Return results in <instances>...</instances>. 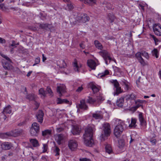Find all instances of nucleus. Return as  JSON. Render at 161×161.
Wrapping results in <instances>:
<instances>
[{"instance_id": "f257e3e1", "label": "nucleus", "mask_w": 161, "mask_h": 161, "mask_svg": "<svg viewBox=\"0 0 161 161\" xmlns=\"http://www.w3.org/2000/svg\"><path fill=\"white\" fill-rule=\"evenodd\" d=\"M95 130V126L93 125H89L85 129V133L83 136L84 143L87 146L91 147L94 144L92 137Z\"/></svg>"}, {"instance_id": "f03ea898", "label": "nucleus", "mask_w": 161, "mask_h": 161, "mask_svg": "<svg viewBox=\"0 0 161 161\" xmlns=\"http://www.w3.org/2000/svg\"><path fill=\"white\" fill-rule=\"evenodd\" d=\"M125 126V122L122 121H120L116 126L114 129V134L117 138L122 133Z\"/></svg>"}, {"instance_id": "7ed1b4c3", "label": "nucleus", "mask_w": 161, "mask_h": 161, "mask_svg": "<svg viewBox=\"0 0 161 161\" xmlns=\"http://www.w3.org/2000/svg\"><path fill=\"white\" fill-rule=\"evenodd\" d=\"M103 130L100 137L104 140L105 137L109 136L111 133L110 125L108 123H105L103 124Z\"/></svg>"}, {"instance_id": "20e7f679", "label": "nucleus", "mask_w": 161, "mask_h": 161, "mask_svg": "<svg viewBox=\"0 0 161 161\" xmlns=\"http://www.w3.org/2000/svg\"><path fill=\"white\" fill-rule=\"evenodd\" d=\"M103 100L102 96L97 97L96 99L88 97L87 100V102L91 104H93L95 106L99 105L101 102Z\"/></svg>"}, {"instance_id": "39448f33", "label": "nucleus", "mask_w": 161, "mask_h": 161, "mask_svg": "<svg viewBox=\"0 0 161 161\" xmlns=\"http://www.w3.org/2000/svg\"><path fill=\"white\" fill-rule=\"evenodd\" d=\"M100 54L103 58L105 63L108 65L112 60L109 53L107 51L103 50L99 52Z\"/></svg>"}, {"instance_id": "423d86ee", "label": "nucleus", "mask_w": 161, "mask_h": 161, "mask_svg": "<svg viewBox=\"0 0 161 161\" xmlns=\"http://www.w3.org/2000/svg\"><path fill=\"white\" fill-rule=\"evenodd\" d=\"M113 81L114 86L115 88V91L114 92V96L118 95L122 92L121 88L119 86V84L116 80H113Z\"/></svg>"}, {"instance_id": "0eeeda50", "label": "nucleus", "mask_w": 161, "mask_h": 161, "mask_svg": "<svg viewBox=\"0 0 161 161\" xmlns=\"http://www.w3.org/2000/svg\"><path fill=\"white\" fill-rule=\"evenodd\" d=\"M153 30L155 34L158 36H161V26L155 24L153 26Z\"/></svg>"}, {"instance_id": "6e6552de", "label": "nucleus", "mask_w": 161, "mask_h": 161, "mask_svg": "<svg viewBox=\"0 0 161 161\" xmlns=\"http://www.w3.org/2000/svg\"><path fill=\"white\" fill-rule=\"evenodd\" d=\"M76 141L74 140H71L69 141L68 146L71 150H74L77 147Z\"/></svg>"}, {"instance_id": "1a4fd4ad", "label": "nucleus", "mask_w": 161, "mask_h": 161, "mask_svg": "<svg viewBox=\"0 0 161 161\" xmlns=\"http://www.w3.org/2000/svg\"><path fill=\"white\" fill-rule=\"evenodd\" d=\"M57 91L59 94V96H61L62 93H64L66 92V87L63 84H60L59 86L57 87Z\"/></svg>"}, {"instance_id": "9d476101", "label": "nucleus", "mask_w": 161, "mask_h": 161, "mask_svg": "<svg viewBox=\"0 0 161 161\" xmlns=\"http://www.w3.org/2000/svg\"><path fill=\"white\" fill-rule=\"evenodd\" d=\"M71 131L74 135H77L79 134L80 133V129L78 125H74L73 126Z\"/></svg>"}, {"instance_id": "9b49d317", "label": "nucleus", "mask_w": 161, "mask_h": 161, "mask_svg": "<svg viewBox=\"0 0 161 161\" xmlns=\"http://www.w3.org/2000/svg\"><path fill=\"white\" fill-rule=\"evenodd\" d=\"M77 107L78 108H80L83 110H86L88 108V107L86 104L84 100H81L80 102V103Z\"/></svg>"}, {"instance_id": "f8f14e48", "label": "nucleus", "mask_w": 161, "mask_h": 161, "mask_svg": "<svg viewBox=\"0 0 161 161\" xmlns=\"http://www.w3.org/2000/svg\"><path fill=\"white\" fill-rule=\"evenodd\" d=\"M44 113L42 110H39L37 113L36 117L38 121L42 123L43 119Z\"/></svg>"}, {"instance_id": "ddd939ff", "label": "nucleus", "mask_w": 161, "mask_h": 161, "mask_svg": "<svg viewBox=\"0 0 161 161\" xmlns=\"http://www.w3.org/2000/svg\"><path fill=\"white\" fill-rule=\"evenodd\" d=\"M139 119L141 125L143 126H146L147 125L146 121L144 120L142 113H140L139 115Z\"/></svg>"}, {"instance_id": "4468645a", "label": "nucleus", "mask_w": 161, "mask_h": 161, "mask_svg": "<svg viewBox=\"0 0 161 161\" xmlns=\"http://www.w3.org/2000/svg\"><path fill=\"white\" fill-rule=\"evenodd\" d=\"M88 66L92 69H95L97 64L94 61L90 59L88 60L87 62Z\"/></svg>"}, {"instance_id": "2eb2a0df", "label": "nucleus", "mask_w": 161, "mask_h": 161, "mask_svg": "<svg viewBox=\"0 0 161 161\" xmlns=\"http://www.w3.org/2000/svg\"><path fill=\"white\" fill-rule=\"evenodd\" d=\"M140 54L141 53H137L136 54V56L140 64L144 66L146 64L144 59L142 58V57L141 56Z\"/></svg>"}, {"instance_id": "dca6fc26", "label": "nucleus", "mask_w": 161, "mask_h": 161, "mask_svg": "<svg viewBox=\"0 0 161 161\" xmlns=\"http://www.w3.org/2000/svg\"><path fill=\"white\" fill-rule=\"evenodd\" d=\"M11 63L8 61L5 62L3 63V66L4 68L5 69L11 70L13 69V67L10 64Z\"/></svg>"}, {"instance_id": "f3484780", "label": "nucleus", "mask_w": 161, "mask_h": 161, "mask_svg": "<svg viewBox=\"0 0 161 161\" xmlns=\"http://www.w3.org/2000/svg\"><path fill=\"white\" fill-rule=\"evenodd\" d=\"M73 66L75 71L79 72L80 71V69L81 67V64H80V65H78L77 60L75 59L73 64Z\"/></svg>"}, {"instance_id": "a211bd4d", "label": "nucleus", "mask_w": 161, "mask_h": 161, "mask_svg": "<svg viewBox=\"0 0 161 161\" xmlns=\"http://www.w3.org/2000/svg\"><path fill=\"white\" fill-rule=\"evenodd\" d=\"M1 147L4 150L9 149L12 147L11 144L8 142H5L1 144Z\"/></svg>"}, {"instance_id": "6ab92c4d", "label": "nucleus", "mask_w": 161, "mask_h": 161, "mask_svg": "<svg viewBox=\"0 0 161 161\" xmlns=\"http://www.w3.org/2000/svg\"><path fill=\"white\" fill-rule=\"evenodd\" d=\"M101 111H97L95 113L92 114V117L96 119H102L103 118V115Z\"/></svg>"}, {"instance_id": "aec40b11", "label": "nucleus", "mask_w": 161, "mask_h": 161, "mask_svg": "<svg viewBox=\"0 0 161 161\" xmlns=\"http://www.w3.org/2000/svg\"><path fill=\"white\" fill-rule=\"evenodd\" d=\"M137 121V119L136 118H131V123L129 125V127L131 128H135L136 125V123Z\"/></svg>"}, {"instance_id": "412c9836", "label": "nucleus", "mask_w": 161, "mask_h": 161, "mask_svg": "<svg viewBox=\"0 0 161 161\" xmlns=\"http://www.w3.org/2000/svg\"><path fill=\"white\" fill-rule=\"evenodd\" d=\"M64 139V136L61 134H58L56 138V140L58 143L60 145V144Z\"/></svg>"}, {"instance_id": "4be33fe9", "label": "nucleus", "mask_w": 161, "mask_h": 161, "mask_svg": "<svg viewBox=\"0 0 161 161\" xmlns=\"http://www.w3.org/2000/svg\"><path fill=\"white\" fill-rule=\"evenodd\" d=\"M90 86L94 93H96L99 91V88L93 83H91Z\"/></svg>"}, {"instance_id": "5701e85b", "label": "nucleus", "mask_w": 161, "mask_h": 161, "mask_svg": "<svg viewBox=\"0 0 161 161\" xmlns=\"http://www.w3.org/2000/svg\"><path fill=\"white\" fill-rule=\"evenodd\" d=\"M122 83L125 90H128L130 89V83L129 82L124 80L122 81Z\"/></svg>"}, {"instance_id": "b1692460", "label": "nucleus", "mask_w": 161, "mask_h": 161, "mask_svg": "<svg viewBox=\"0 0 161 161\" xmlns=\"http://www.w3.org/2000/svg\"><path fill=\"white\" fill-rule=\"evenodd\" d=\"M12 110L11 107L10 105H8L4 108L3 113V114H10Z\"/></svg>"}, {"instance_id": "393cba45", "label": "nucleus", "mask_w": 161, "mask_h": 161, "mask_svg": "<svg viewBox=\"0 0 161 161\" xmlns=\"http://www.w3.org/2000/svg\"><path fill=\"white\" fill-rule=\"evenodd\" d=\"M124 102V97H121L119 99H118L116 102L117 105L120 107L123 106Z\"/></svg>"}, {"instance_id": "a878e982", "label": "nucleus", "mask_w": 161, "mask_h": 161, "mask_svg": "<svg viewBox=\"0 0 161 161\" xmlns=\"http://www.w3.org/2000/svg\"><path fill=\"white\" fill-rule=\"evenodd\" d=\"M57 103L58 104H60L64 103H68L69 101L66 99H61L60 98H58L57 99Z\"/></svg>"}, {"instance_id": "bb28decb", "label": "nucleus", "mask_w": 161, "mask_h": 161, "mask_svg": "<svg viewBox=\"0 0 161 161\" xmlns=\"http://www.w3.org/2000/svg\"><path fill=\"white\" fill-rule=\"evenodd\" d=\"M94 44L96 47L99 49L102 50L103 48V47L101 43L97 40L94 41Z\"/></svg>"}, {"instance_id": "cd10ccee", "label": "nucleus", "mask_w": 161, "mask_h": 161, "mask_svg": "<svg viewBox=\"0 0 161 161\" xmlns=\"http://www.w3.org/2000/svg\"><path fill=\"white\" fill-rule=\"evenodd\" d=\"M136 98V97L135 95L133 93L128 95L125 97V98L126 100H135Z\"/></svg>"}, {"instance_id": "c85d7f7f", "label": "nucleus", "mask_w": 161, "mask_h": 161, "mask_svg": "<svg viewBox=\"0 0 161 161\" xmlns=\"http://www.w3.org/2000/svg\"><path fill=\"white\" fill-rule=\"evenodd\" d=\"M31 128L34 129L36 131L39 132L40 130V127L39 125L36 122L33 123L32 125Z\"/></svg>"}, {"instance_id": "c756f323", "label": "nucleus", "mask_w": 161, "mask_h": 161, "mask_svg": "<svg viewBox=\"0 0 161 161\" xmlns=\"http://www.w3.org/2000/svg\"><path fill=\"white\" fill-rule=\"evenodd\" d=\"M82 22L83 23H85L88 21L90 19L89 17L86 14H82Z\"/></svg>"}, {"instance_id": "7c9ffc66", "label": "nucleus", "mask_w": 161, "mask_h": 161, "mask_svg": "<svg viewBox=\"0 0 161 161\" xmlns=\"http://www.w3.org/2000/svg\"><path fill=\"white\" fill-rule=\"evenodd\" d=\"M106 151L107 153L110 154L112 153V150L111 145L108 144L105 146Z\"/></svg>"}, {"instance_id": "2f4dec72", "label": "nucleus", "mask_w": 161, "mask_h": 161, "mask_svg": "<svg viewBox=\"0 0 161 161\" xmlns=\"http://www.w3.org/2000/svg\"><path fill=\"white\" fill-rule=\"evenodd\" d=\"M30 142L34 147H36L38 145V141L36 139H31L30 140Z\"/></svg>"}, {"instance_id": "473e14b6", "label": "nucleus", "mask_w": 161, "mask_h": 161, "mask_svg": "<svg viewBox=\"0 0 161 161\" xmlns=\"http://www.w3.org/2000/svg\"><path fill=\"white\" fill-rule=\"evenodd\" d=\"M81 1L83 2L85 4L91 5L92 4L95 3L96 1L95 0H80Z\"/></svg>"}, {"instance_id": "72a5a7b5", "label": "nucleus", "mask_w": 161, "mask_h": 161, "mask_svg": "<svg viewBox=\"0 0 161 161\" xmlns=\"http://www.w3.org/2000/svg\"><path fill=\"white\" fill-rule=\"evenodd\" d=\"M51 131L49 130H46L42 131V136H48L51 134Z\"/></svg>"}, {"instance_id": "f704fd0d", "label": "nucleus", "mask_w": 161, "mask_h": 161, "mask_svg": "<svg viewBox=\"0 0 161 161\" xmlns=\"http://www.w3.org/2000/svg\"><path fill=\"white\" fill-rule=\"evenodd\" d=\"M38 133L39 132L36 131V130L34 129L31 128L30 129V133L32 136H37Z\"/></svg>"}, {"instance_id": "c9c22d12", "label": "nucleus", "mask_w": 161, "mask_h": 161, "mask_svg": "<svg viewBox=\"0 0 161 161\" xmlns=\"http://www.w3.org/2000/svg\"><path fill=\"white\" fill-rule=\"evenodd\" d=\"M137 53H140L141 56H143L147 59H148L149 58V56L148 53L145 51H142L141 52H138Z\"/></svg>"}, {"instance_id": "e433bc0d", "label": "nucleus", "mask_w": 161, "mask_h": 161, "mask_svg": "<svg viewBox=\"0 0 161 161\" xmlns=\"http://www.w3.org/2000/svg\"><path fill=\"white\" fill-rule=\"evenodd\" d=\"M150 38L154 40L156 45L158 44V43L160 42V41L156 38L154 35H150Z\"/></svg>"}, {"instance_id": "4c0bfd02", "label": "nucleus", "mask_w": 161, "mask_h": 161, "mask_svg": "<svg viewBox=\"0 0 161 161\" xmlns=\"http://www.w3.org/2000/svg\"><path fill=\"white\" fill-rule=\"evenodd\" d=\"M118 147L120 148H121L123 147L125 145L124 141L122 139H120L118 141Z\"/></svg>"}, {"instance_id": "58836bf2", "label": "nucleus", "mask_w": 161, "mask_h": 161, "mask_svg": "<svg viewBox=\"0 0 161 161\" xmlns=\"http://www.w3.org/2000/svg\"><path fill=\"white\" fill-rule=\"evenodd\" d=\"M108 17L109 18V19L111 21V22H113L115 19V16L113 14L109 13L108 14Z\"/></svg>"}, {"instance_id": "ea45409f", "label": "nucleus", "mask_w": 161, "mask_h": 161, "mask_svg": "<svg viewBox=\"0 0 161 161\" xmlns=\"http://www.w3.org/2000/svg\"><path fill=\"white\" fill-rule=\"evenodd\" d=\"M26 98L30 100H33L35 99V95L33 94H29L26 96Z\"/></svg>"}, {"instance_id": "a19ab883", "label": "nucleus", "mask_w": 161, "mask_h": 161, "mask_svg": "<svg viewBox=\"0 0 161 161\" xmlns=\"http://www.w3.org/2000/svg\"><path fill=\"white\" fill-rule=\"evenodd\" d=\"M109 74V71L107 70H105L103 72L98 75L100 77H102L105 76L106 75H108Z\"/></svg>"}, {"instance_id": "79ce46f5", "label": "nucleus", "mask_w": 161, "mask_h": 161, "mask_svg": "<svg viewBox=\"0 0 161 161\" xmlns=\"http://www.w3.org/2000/svg\"><path fill=\"white\" fill-rule=\"evenodd\" d=\"M49 24L46 23V24H40L39 25V27L42 29H45L46 30L47 29V28L48 27V26Z\"/></svg>"}, {"instance_id": "37998d69", "label": "nucleus", "mask_w": 161, "mask_h": 161, "mask_svg": "<svg viewBox=\"0 0 161 161\" xmlns=\"http://www.w3.org/2000/svg\"><path fill=\"white\" fill-rule=\"evenodd\" d=\"M60 149L57 147H56L54 150V153H55V156H58L59 154Z\"/></svg>"}, {"instance_id": "c03bdc74", "label": "nucleus", "mask_w": 161, "mask_h": 161, "mask_svg": "<svg viewBox=\"0 0 161 161\" xmlns=\"http://www.w3.org/2000/svg\"><path fill=\"white\" fill-rule=\"evenodd\" d=\"M158 50L156 49H154L152 51V53L153 55L154 56H155L156 58H158Z\"/></svg>"}, {"instance_id": "a18cd8bd", "label": "nucleus", "mask_w": 161, "mask_h": 161, "mask_svg": "<svg viewBox=\"0 0 161 161\" xmlns=\"http://www.w3.org/2000/svg\"><path fill=\"white\" fill-rule=\"evenodd\" d=\"M82 14H78L76 18V20L80 22H82Z\"/></svg>"}, {"instance_id": "49530a36", "label": "nucleus", "mask_w": 161, "mask_h": 161, "mask_svg": "<svg viewBox=\"0 0 161 161\" xmlns=\"http://www.w3.org/2000/svg\"><path fill=\"white\" fill-rule=\"evenodd\" d=\"M39 93L40 94L42 95L43 96H45L46 95V93L45 92V91H44V89L42 88H41L39 90Z\"/></svg>"}, {"instance_id": "de8ad7c7", "label": "nucleus", "mask_w": 161, "mask_h": 161, "mask_svg": "<svg viewBox=\"0 0 161 161\" xmlns=\"http://www.w3.org/2000/svg\"><path fill=\"white\" fill-rule=\"evenodd\" d=\"M60 63H61V64L60 65L61 68H64L66 66V64L64 62V60H62L60 61Z\"/></svg>"}, {"instance_id": "09e8293b", "label": "nucleus", "mask_w": 161, "mask_h": 161, "mask_svg": "<svg viewBox=\"0 0 161 161\" xmlns=\"http://www.w3.org/2000/svg\"><path fill=\"white\" fill-rule=\"evenodd\" d=\"M40 62V58L39 57H37L35 60V63L33 64V66H34L37 64H38Z\"/></svg>"}, {"instance_id": "8fccbe9b", "label": "nucleus", "mask_w": 161, "mask_h": 161, "mask_svg": "<svg viewBox=\"0 0 161 161\" xmlns=\"http://www.w3.org/2000/svg\"><path fill=\"white\" fill-rule=\"evenodd\" d=\"M67 6L69 10H71L74 8L73 6L70 2L67 3Z\"/></svg>"}, {"instance_id": "3c124183", "label": "nucleus", "mask_w": 161, "mask_h": 161, "mask_svg": "<svg viewBox=\"0 0 161 161\" xmlns=\"http://www.w3.org/2000/svg\"><path fill=\"white\" fill-rule=\"evenodd\" d=\"M46 90L48 93L50 95L53 96V92L51 88L49 87H47Z\"/></svg>"}, {"instance_id": "603ef678", "label": "nucleus", "mask_w": 161, "mask_h": 161, "mask_svg": "<svg viewBox=\"0 0 161 161\" xmlns=\"http://www.w3.org/2000/svg\"><path fill=\"white\" fill-rule=\"evenodd\" d=\"M150 142H151L153 145H155L157 142V140L155 139L152 138L150 140Z\"/></svg>"}, {"instance_id": "864d4df0", "label": "nucleus", "mask_w": 161, "mask_h": 161, "mask_svg": "<svg viewBox=\"0 0 161 161\" xmlns=\"http://www.w3.org/2000/svg\"><path fill=\"white\" fill-rule=\"evenodd\" d=\"M105 3H106V7L107 8L109 9L112 8V5L109 3H108L107 2H105Z\"/></svg>"}, {"instance_id": "5fc2aeb1", "label": "nucleus", "mask_w": 161, "mask_h": 161, "mask_svg": "<svg viewBox=\"0 0 161 161\" xmlns=\"http://www.w3.org/2000/svg\"><path fill=\"white\" fill-rule=\"evenodd\" d=\"M47 146L46 144H44L43 145V152H45L47 151Z\"/></svg>"}, {"instance_id": "6e6d98bb", "label": "nucleus", "mask_w": 161, "mask_h": 161, "mask_svg": "<svg viewBox=\"0 0 161 161\" xmlns=\"http://www.w3.org/2000/svg\"><path fill=\"white\" fill-rule=\"evenodd\" d=\"M15 46H16V43H15V42L14 41H13L12 42V43L11 44H9V47L11 48V47H16Z\"/></svg>"}, {"instance_id": "4d7b16f0", "label": "nucleus", "mask_w": 161, "mask_h": 161, "mask_svg": "<svg viewBox=\"0 0 161 161\" xmlns=\"http://www.w3.org/2000/svg\"><path fill=\"white\" fill-rule=\"evenodd\" d=\"M0 8L2 10H4L5 9V8L4 4H0Z\"/></svg>"}, {"instance_id": "13d9d810", "label": "nucleus", "mask_w": 161, "mask_h": 161, "mask_svg": "<svg viewBox=\"0 0 161 161\" xmlns=\"http://www.w3.org/2000/svg\"><path fill=\"white\" fill-rule=\"evenodd\" d=\"M63 130V129L62 127H57L56 128V130L57 132H60Z\"/></svg>"}, {"instance_id": "bf43d9fd", "label": "nucleus", "mask_w": 161, "mask_h": 161, "mask_svg": "<svg viewBox=\"0 0 161 161\" xmlns=\"http://www.w3.org/2000/svg\"><path fill=\"white\" fill-rule=\"evenodd\" d=\"M80 161H91V160L86 158L80 159Z\"/></svg>"}, {"instance_id": "052dcab7", "label": "nucleus", "mask_w": 161, "mask_h": 161, "mask_svg": "<svg viewBox=\"0 0 161 161\" xmlns=\"http://www.w3.org/2000/svg\"><path fill=\"white\" fill-rule=\"evenodd\" d=\"M80 161H91V160L86 158L80 159Z\"/></svg>"}, {"instance_id": "680f3d73", "label": "nucleus", "mask_w": 161, "mask_h": 161, "mask_svg": "<svg viewBox=\"0 0 161 161\" xmlns=\"http://www.w3.org/2000/svg\"><path fill=\"white\" fill-rule=\"evenodd\" d=\"M5 42L6 41L4 39L0 37V43H5Z\"/></svg>"}, {"instance_id": "e2e57ef3", "label": "nucleus", "mask_w": 161, "mask_h": 161, "mask_svg": "<svg viewBox=\"0 0 161 161\" xmlns=\"http://www.w3.org/2000/svg\"><path fill=\"white\" fill-rule=\"evenodd\" d=\"M145 101V100H142L140 99H137L136 101L135 102L136 103H137V102H138L141 103H143Z\"/></svg>"}, {"instance_id": "0e129e2a", "label": "nucleus", "mask_w": 161, "mask_h": 161, "mask_svg": "<svg viewBox=\"0 0 161 161\" xmlns=\"http://www.w3.org/2000/svg\"><path fill=\"white\" fill-rule=\"evenodd\" d=\"M83 87L82 86H80L78 87V89L76 90V91L77 92H80L82 91L83 89Z\"/></svg>"}, {"instance_id": "69168bd1", "label": "nucleus", "mask_w": 161, "mask_h": 161, "mask_svg": "<svg viewBox=\"0 0 161 161\" xmlns=\"http://www.w3.org/2000/svg\"><path fill=\"white\" fill-rule=\"evenodd\" d=\"M35 104L36 106V108H35V109L36 110L39 107V104L36 102H35Z\"/></svg>"}, {"instance_id": "338daca9", "label": "nucleus", "mask_w": 161, "mask_h": 161, "mask_svg": "<svg viewBox=\"0 0 161 161\" xmlns=\"http://www.w3.org/2000/svg\"><path fill=\"white\" fill-rule=\"evenodd\" d=\"M5 58V59H6V60H7L9 62H10V63L11 62V59L9 58L8 57L6 56V57H5V58Z\"/></svg>"}, {"instance_id": "774afa93", "label": "nucleus", "mask_w": 161, "mask_h": 161, "mask_svg": "<svg viewBox=\"0 0 161 161\" xmlns=\"http://www.w3.org/2000/svg\"><path fill=\"white\" fill-rule=\"evenodd\" d=\"M5 58V59H6V60H7L9 62H10V63L11 62V59L9 58L8 57L6 56V57H5V58Z\"/></svg>"}]
</instances>
